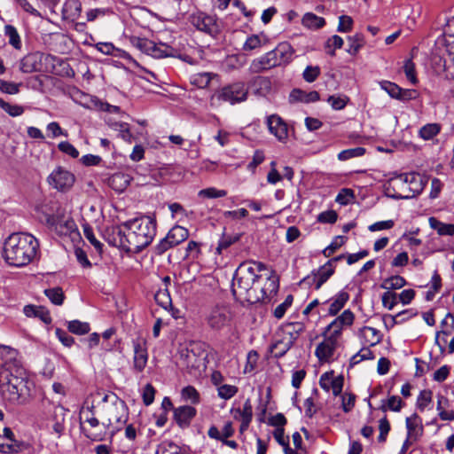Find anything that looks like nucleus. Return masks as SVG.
Returning <instances> with one entry per match:
<instances>
[{"label":"nucleus","mask_w":454,"mask_h":454,"mask_svg":"<svg viewBox=\"0 0 454 454\" xmlns=\"http://www.w3.org/2000/svg\"><path fill=\"white\" fill-rule=\"evenodd\" d=\"M154 300L158 305L165 309L172 306V300L168 288L160 289L154 294Z\"/></svg>","instance_id":"obj_46"},{"label":"nucleus","mask_w":454,"mask_h":454,"mask_svg":"<svg viewBox=\"0 0 454 454\" xmlns=\"http://www.w3.org/2000/svg\"><path fill=\"white\" fill-rule=\"evenodd\" d=\"M231 412L234 413V419L240 420L252 421L253 419V407L250 399H247L244 403L243 409L237 408L231 409Z\"/></svg>","instance_id":"obj_35"},{"label":"nucleus","mask_w":454,"mask_h":454,"mask_svg":"<svg viewBox=\"0 0 454 454\" xmlns=\"http://www.w3.org/2000/svg\"><path fill=\"white\" fill-rule=\"evenodd\" d=\"M267 270V265L258 261H245L241 262L233 276L232 294H246L249 296L251 289L262 278L260 272Z\"/></svg>","instance_id":"obj_3"},{"label":"nucleus","mask_w":454,"mask_h":454,"mask_svg":"<svg viewBox=\"0 0 454 454\" xmlns=\"http://www.w3.org/2000/svg\"><path fill=\"white\" fill-rule=\"evenodd\" d=\"M82 12V4L77 0H68L67 1L62 8V13L63 17L65 19L72 18L75 19L77 18Z\"/></svg>","instance_id":"obj_32"},{"label":"nucleus","mask_w":454,"mask_h":454,"mask_svg":"<svg viewBox=\"0 0 454 454\" xmlns=\"http://www.w3.org/2000/svg\"><path fill=\"white\" fill-rule=\"evenodd\" d=\"M354 197V191L352 189L342 188L336 196L335 201L340 205H348Z\"/></svg>","instance_id":"obj_61"},{"label":"nucleus","mask_w":454,"mask_h":454,"mask_svg":"<svg viewBox=\"0 0 454 454\" xmlns=\"http://www.w3.org/2000/svg\"><path fill=\"white\" fill-rule=\"evenodd\" d=\"M347 238L344 236H337L331 242V244L323 250V254L325 257H330L337 249L346 242Z\"/></svg>","instance_id":"obj_53"},{"label":"nucleus","mask_w":454,"mask_h":454,"mask_svg":"<svg viewBox=\"0 0 454 454\" xmlns=\"http://www.w3.org/2000/svg\"><path fill=\"white\" fill-rule=\"evenodd\" d=\"M68 410L65 409L62 405H58L53 408V411L49 418V421L52 423V433L56 434L59 438L65 432L66 416Z\"/></svg>","instance_id":"obj_15"},{"label":"nucleus","mask_w":454,"mask_h":454,"mask_svg":"<svg viewBox=\"0 0 454 454\" xmlns=\"http://www.w3.org/2000/svg\"><path fill=\"white\" fill-rule=\"evenodd\" d=\"M8 384L12 385L25 400L30 395L28 377L6 379Z\"/></svg>","instance_id":"obj_28"},{"label":"nucleus","mask_w":454,"mask_h":454,"mask_svg":"<svg viewBox=\"0 0 454 454\" xmlns=\"http://www.w3.org/2000/svg\"><path fill=\"white\" fill-rule=\"evenodd\" d=\"M156 227L155 218L148 215L126 221L114 231L115 246L127 253L137 254L153 242Z\"/></svg>","instance_id":"obj_1"},{"label":"nucleus","mask_w":454,"mask_h":454,"mask_svg":"<svg viewBox=\"0 0 454 454\" xmlns=\"http://www.w3.org/2000/svg\"><path fill=\"white\" fill-rule=\"evenodd\" d=\"M175 52L176 50L166 43L157 44L154 43V47H153L152 50H150L148 55H151L153 58L161 59L174 57Z\"/></svg>","instance_id":"obj_31"},{"label":"nucleus","mask_w":454,"mask_h":454,"mask_svg":"<svg viewBox=\"0 0 454 454\" xmlns=\"http://www.w3.org/2000/svg\"><path fill=\"white\" fill-rule=\"evenodd\" d=\"M75 181L74 175L63 167L55 168L47 177L48 184L59 192H67Z\"/></svg>","instance_id":"obj_10"},{"label":"nucleus","mask_w":454,"mask_h":454,"mask_svg":"<svg viewBox=\"0 0 454 454\" xmlns=\"http://www.w3.org/2000/svg\"><path fill=\"white\" fill-rule=\"evenodd\" d=\"M83 234L97 251L102 250L103 244L96 239L92 227L89 224L83 225Z\"/></svg>","instance_id":"obj_59"},{"label":"nucleus","mask_w":454,"mask_h":454,"mask_svg":"<svg viewBox=\"0 0 454 454\" xmlns=\"http://www.w3.org/2000/svg\"><path fill=\"white\" fill-rule=\"evenodd\" d=\"M338 347V341L329 337H324L315 350V355L320 362H328Z\"/></svg>","instance_id":"obj_16"},{"label":"nucleus","mask_w":454,"mask_h":454,"mask_svg":"<svg viewBox=\"0 0 454 454\" xmlns=\"http://www.w3.org/2000/svg\"><path fill=\"white\" fill-rule=\"evenodd\" d=\"M24 314L30 317H35L40 318L43 323L49 325L52 319L48 309L44 307H37L35 305H26L23 309Z\"/></svg>","instance_id":"obj_25"},{"label":"nucleus","mask_w":454,"mask_h":454,"mask_svg":"<svg viewBox=\"0 0 454 454\" xmlns=\"http://www.w3.org/2000/svg\"><path fill=\"white\" fill-rule=\"evenodd\" d=\"M430 227L436 231L440 236H453L454 235V224L445 223L439 221L437 218L432 216L428 219Z\"/></svg>","instance_id":"obj_29"},{"label":"nucleus","mask_w":454,"mask_h":454,"mask_svg":"<svg viewBox=\"0 0 454 454\" xmlns=\"http://www.w3.org/2000/svg\"><path fill=\"white\" fill-rule=\"evenodd\" d=\"M291 328L290 332H284V335L286 337H293L294 342L297 340L299 335L305 331V325L301 322H292L287 325Z\"/></svg>","instance_id":"obj_54"},{"label":"nucleus","mask_w":454,"mask_h":454,"mask_svg":"<svg viewBox=\"0 0 454 454\" xmlns=\"http://www.w3.org/2000/svg\"><path fill=\"white\" fill-rule=\"evenodd\" d=\"M67 326L70 333L77 335H84L90 331V324L80 320L68 321Z\"/></svg>","instance_id":"obj_40"},{"label":"nucleus","mask_w":454,"mask_h":454,"mask_svg":"<svg viewBox=\"0 0 454 454\" xmlns=\"http://www.w3.org/2000/svg\"><path fill=\"white\" fill-rule=\"evenodd\" d=\"M302 23L305 27L317 29L324 27L325 21L324 18L318 17L314 13L308 12L303 16Z\"/></svg>","instance_id":"obj_45"},{"label":"nucleus","mask_w":454,"mask_h":454,"mask_svg":"<svg viewBox=\"0 0 454 454\" xmlns=\"http://www.w3.org/2000/svg\"><path fill=\"white\" fill-rule=\"evenodd\" d=\"M248 89L243 82H236L223 86L215 92V97L221 101L235 105L247 100Z\"/></svg>","instance_id":"obj_7"},{"label":"nucleus","mask_w":454,"mask_h":454,"mask_svg":"<svg viewBox=\"0 0 454 454\" xmlns=\"http://www.w3.org/2000/svg\"><path fill=\"white\" fill-rule=\"evenodd\" d=\"M215 75L216 74L207 72L194 74L191 76V83L198 88L203 89L209 84L212 77Z\"/></svg>","instance_id":"obj_44"},{"label":"nucleus","mask_w":454,"mask_h":454,"mask_svg":"<svg viewBox=\"0 0 454 454\" xmlns=\"http://www.w3.org/2000/svg\"><path fill=\"white\" fill-rule=\"evenodd\" d=\"M294 338L282 335L280 339H277L270 347V351L275 358H281L294 346Z\"/></svg>","instance_id":"obj_20"},{"label":"nucleus","mask_w":454,"mask_h":454,"mask_svg":"<svg viewBox=\"0 0 454 454\" xmlns=\"http://www.w3.org/2000/svg\"><path fill=\"white\" fill-rule=\"evenodd\" d=\"M231 320V313L226 307L214 308L207 317L209 327L220 331L228 325Z\"/></svg>","instance_id":"obj_12"},{"label":"nucleus","mask_w":454,"mask_h":454,"mask_svg":"<svg viewBox=\"0 0 454 454\" xmlns=\"http://www.w3.org/2000/svg\"><path fill=\"white\" fill-rule=\"evenodd\" d=\"M403 71L406 75V78L412 83L417 84L418 83V78L416 76V71H415V64L411 60V59H406L404 61L403 65Z\"/></svg>","instance_id":"obj_58"},{"label":"nucleus","mask_w":454,"mask_h":454,"mask_svg":"<svg viewBox=\"0 0 454 454\" xmlns=\"http://www.w3.org/2000/svg\"><path fill=\"white\" fill-rule=\"evenodd\" d=\"M204 350L201 349V344L192 342L185 349L182 350L181 356L184 357L187 365L195 366L198 357L202 356Z\"/></svg>","instance_id":"obj_24"},{"label":"nucleus","mask_w":454,"mask_h":454,"mask_svg":"<svg viewBox=\"0 0 454 454\" xmlns=\"http://www.w3.org/2000/svg\"><path fill=\"white\" fill-rule=\"evenodd\" d=\"M182 398L192 404H198L200 402V396L197 389L192 386H187L181 391Z\"/></svg>","instance_id":"obj_49"},{"label":"nucleus","mask_w":454,"mask_h":454,"mask_svg":"<svg viewBox=\"0 0 454 454\" xmlns=\"http://www.w3.org/2000/svg\"><path fill=\"white\" fill-rule=\"evenodd\" d=\"M381 300L382 305L391 310L397 304V294L387 291L382 294Z\"/></svg>","instance_id":"obj_63"},{"label":"nucleus","mask_w":454,"mask_h":454,"mask_svg":"<svg viewBox=\"0 0 454 454\" xmlns=\"http://www.w3.org/2000/svg\"><path fill=\"white\" fill-rule=\"evenodd\" d=\"M241 237L242 233L227 234L224 230L218 240L215 253L217 254H222L223 250L228 249L231 245L239 242Z\"/></svg>","instance_id":"obj_27"},{"label":"nucleus","mask_w":454,"mask_h":454,"mask_svg":"<svg viewBox=\"0 0 454 454\" xmlns=\"http://www.w3.org/2000/svg\"><path fill=\"white\" fill-rule=\"evenodd\" d=\"M239 391V388L233 385H221L217 387V392L219 397L224 400L231 399Z\"/></svg>","instance_id":"obj_55"},{"label":"nucleus","mask_w":454,"mask_h":454,"mask_svg":"<svg viewBox=\"0 0 454 454\" xmlns=\"http://www.w3.org/2000/svg\"><path fill=\"white\" fill-rule=\"evenodd\" d=\"M401 177L403 179L404 183H408L410 184H413V187H410V193L406 195H396L394 196L395 199H403L408 200L411 199L417 195H419L423 190L422 179L419 175L411 173L402 175Z\"/></svg>","instance_id":"obj_18"},{"label":"nucleus","mask_w":454,"mask_h":454,"mask_svg":"<svg viewBox=\"0 0 454 454\" xmlns=\"http://www.w3.org/2000/svg\"><path fill=\"white\" fill-rule=\"evenodd\" d=\"M197 414V410L191 405H182L174 409L173 419L181 428L190 427L192 420Z\"/></svg>","instance_id":"obj_14"},{"label":"nucleus","mask_w":454,"mask_h":454,"mask_svg":"<svg viewBox=\"0 0 454 454\" xmlns=\"http://www.w3.org/2000/svg\"><path fill=\"white\" fill-rule=\"evenodd\" d=\"M16 351L14 349H11L10 351V358L5 361L4 364V373L3 375L4 379H10L13 377H27V372L26 369L23 367L21 362L18 360L15 356L12 355H15Z\"/></svg>","instance_id":"obj_13"},{"label":"nucleus","mask_w":454,"mask_h":454,"mask_svg":"<svg viewBox=\"0 0 454 454\" xmlns=\"http://www.w3.org/2000/svg\"><path fill=\"white\" fill-rule=\"evenodd\" d=\"M131 177L123 173H116L110 178L111 186L118 192L124 191L130 184Z\"/></svg>","instance_id":"obj_33"},{"label":"nucleus","mask_w":454,"mask_h":454,"mask_svg":"<svg viewBox=\"0 0 454 454\" xmlns=\"http://www.w3.org/2000/svg\"><path fill=\"white\" fill-rule=\"evenodd\" d=\"M433 398V392L430 389L421 390L416 402V407L420 411H424L425 409L431 403Z\"/></svg>","instance_id":"obj_50"},{"label":"nucleus","mask_w":454,"mask_h":454,"mask_svg":"<svg viewBox=\"0 0 454 454\" xmlns=\"http://www.w3.org/2000/svg\"><path fill=\"white\" fill-rule=\"evenodd\" d=\"M190 22L198 30L202 31L215 38L221 33V26L215 16L207 15L205 12L193 13L189 18Z\"/></svg>","instance_id":"obj_8"},{"label":"nucleus","mask_w":454,"mask_h":454,"mask_svg":"<svg viewBox=\"0 0 454 454\" xmlns=\"http://www.w3.org/2000/svg\"><path fill=\"white\" fill-rule=\"evenodd\" d=\"M199 197L207 198V199H215L222 198L227 195V192L225 190H218L215 187H209L206 189H202L198 193Z\"/></svg>","instance_id":"obj_57"},{"label":"nucleus","mask_w":454,"mask_h":454,"mask_svg":"<svg viewBox=\"0 0 454 454\" xmlns=\"http://www.w3.org/2000/svg\"><path fill=\"white\" fill-rule=\"evenodd\" d=\"M437 406L438 415L442 420H454V411H449L450 405V400L442 394L437 395Z\"/></svg>","instance_id":"obj_26"},{"label":"nucleus","mask_w":454,"mask_h":454,"mask_svg":"<svg viewBox=\"0 0 454 454\" xmlns=\"http://www.w3.org/2000/svg\"><path fill=\"white\" fill-rule=\"evenodd\" d=\"M355 315L350 309H345L340 316L334 318L322 332L323 337H329L338 341L343 328L353 325Z\"/></svg>","instance_id":"obj_9"},{"label":"nucleus","mask_w":454,"mask_h":454,"mask_svg":"<svg viewBox=\"0 0 454 454\" xmlns=\"http://www.w3.org/2000/svg\"><path fill=\"white\" fill-rule=\"evenodd\" d=\"M147 360L148 355L145 345L138 341L134 342V369L138 372H143Z\"/></svg>","instance_id":"obj_23"},{"label":"nucleus","mask_w":454,"mask_h":454,"mask_svg":"<svg viewBox=\"0 0 454 454\" xmlns=\"http://www.w3.org/2000/svg\"><path fill=\"white\" fill-rule=\"evenodd\" d=\"M348 100H349V98L347 96L341 97V96L332 95V96H329L327 98V102L331 105V106L334 110L343 109L346 106Z\"/></svg>","instance_id":"obj_60"},{"label":"nucleus","mask_w":454,"mask_h":454,"mask_svg":"<svg viewBox=\"0 0 454 454\" xmlns=\"http://www.w3.org/2000/svg\"><path fill=\"white\" fill-rule=\"evenodd\" d=\"M348 48L347 49V51L355 56L358 53L360 49L364 44V36L361 33H356V35L348 37Z\"/></svg>","instance_id":"obj_36"},{"label":"nucleus","mask_w":454,"mask_h":454,"mask_svg":"<svg viewBox=\"0 0 454 454\" xmlns=\"http://www.w3.org/2000/svg\"><path fill=\"white\" fill-rule=\"evenodd\" d=\"M103 403L111 402L113 404L112 410L121 411L124 413L128 410L126 403L121 400L116 394L110 392L106 394L102 398Z\"/></svg>","instance_id":"obj_42"},{"label":"nucleus","mask_w":454,"mask_h":454,"mask_svg":"<svg viewBox=\"0 0 454 454\" xmlns=\"http://www.w3.org/2000/svg\"><path fill=\"white\" fill-rule=\"evenodd\" d=\"M168 236L172 240V244L175 246L179 245L183 241L186 240L189 237V231L186 228L176 225L168 232Z\"/></svg>","instance_id":"obj_34"},{"label":"nucleus","mask_w":454,"mask_h":454,"mask_svg":"<svg viewBox=\"0 0 454 454\" xmlns=\"http://www.w3.org/2000/svg\"><path fill=\"white\" fill-rule=\"evenodd\" d=\"M129 43L132 46L138 49L144 53L149 54L150 50L154 47V42L147 38H141L137 36H131Z\"/></svg>","instance_id":"obj_43"},{"label":"nucleus","mask_w":454,"mask_h":454,"mask_svg":"<svg viewBox=\"0 0 454 454\" xmlns=\"http://www.w3.org/2000/svg\"><path fill=\"white\" fill-rule=\"evenodd\" d=\"M406 284H407V282L404 278H403L399 275H395V276H392V277L386 278L380 285V287L382 289L390 291V290L400 289V288L403 287L404 286H406Z\"/></svg>","instance_id":"obj_37"},{"label":"nucleus","mask_w":454,"mask_h":454,"mask_svg":"<svg viewBox=\"0 0 454 454\" xmlns=\"http://www.w3.org/2000/svg\"><path fill=\"white\" fill-rule=\"evenodd\" d=\"M294 54L293 46L287 42H282L274 50L254 59L250 68L254 73H262L272 67L286 66L293 60Z\"/></svg>","instance_id":"obj_4"},{"label":"nucleus","mask_w":454,"mask_h":454,"mask_svg":"<svg viewBox=\"0 0 454 454\" xmlns=\"http://www.w3.org/2000/svg\"><path fill=\"white\" fill-rule=\"evenodd\" d=\"M43 293L52 304L57 306L63 304L65 294L61 287L56 286L52 288H47L43 291Z\"/></svg>","instance_id":"obj_38"},{"label":"nucleus","mask_w":454,"mask_h":454,"mask_svg":"<svg viewBox=\"0 0 454 454\" xmlns=\"http://www.w3.org/2000/svg\"><path fill=\"white\" fill-rule=\"evenodd\" d=\"M267 125L270 132L274 135L279 141H285L288 136L287 125L277 114L270 115L267 118Z\"/></svg>","instance_id":"obj_17"},{"label":"nucleus","mask_w":454,"mask_h":454,"mask_svg":"<svg viewBox=\"0 0 454 454\" xmlns=\"http://www.w3.org/2000/svg\"><path fill=\"white\" fill-rule=\"evenodd\" d=\"M254 93L258 96H267L272 89L271 81L265 76H257L253 81Z\"/></svg>","instance_id":"obj_30"},{"label":"nucleus","mask_w":454,"mask_h":454,"mask_svg":"<svg viewBox=\"0 0 454 454\" xmlns=\"http://www.w3.org/2000/svg\"><path fill=\"white\" fill-rule=\"evenodd\" d=\"M39 252L38 239L29 233L17 232L11 234L4 241L3 257L14 267L29 264Z\"/></svg>","instance_id":"obj_2"},{"label":"nucleus","mask_w":454,"mask_h":454,"mask_svg":"<svg viewBox=\"0 0 454 454\" xmlns=\"http://www.w3.org/2000/svg\"><path fill=\"white\" fill-rule=\"evenodd\" d=\"M441 130V126L437 123H428L420 128L419 134L424 140L432 139Z\"/></svg>","instance_id":"obj_47"},{"label":"nucleus","mask_w":454,"mask_h":454,"mask_svg":"<svg viewBox=\"0 0 454 454\" xmlns=\"http://www.w3.org/2000/svg\"><path fill=\"white\" fill-rule=\"evenodd\" d=\"M404 403L398 395H391L387 401L382 400V404L380 409L386 412L387 410L398 412L402 410Z\"/></svg>","instance_id":"obj_39"},{"label":"nucleus","mask_w":454,"mask_h":454,"mask_svg":"<svg viewBox=\"0 0 454 454\" xmlns=\"http://www.w3.org/2000/svg\"><path fill=\"white\" fill-rule=\"evenodd\" d=\"M279 288L278 277L272 271L271 275L267 278L266 283L262 287L257 290L254 286L251 287L249 296L246 294H233L236 300L246 301L249 304H255L263 301L266 298L275 295Z\"/></svg>","instance_id":"obj_5"},{"label":"nucleus","mask_w":454,"mask_h":454,"mask_svg":"<svg viewBox=\"0 0 454 454\" xmlns=\"http://www.w3.org/2000/svg\"><path fill=\"white\" fill-rule=\"evenodd\" d=\"M0 107L12 117H17L24 113V107L19 105H12L0 98Z\"/></svg>","instance_id":"obj_51"},{"label":"nucleus","mask_w":454,"mask_h":454,"mask_svg":"<svg viewBox=\"0 0 454 454\" xmlns=\"http://www.w3.org/2000/svg\"><path fill=\"white\" fill-rule=\"evenodd\" d=\"M335 266L330 265V262H325L319 267L317 270H313L310 275L305 277L301 283L314 286L316 290H319L321 286L334 274Z\"/></svg>","instance_id":"obj_11"},{"label":"nucleus","mask_w":454,"mask_h":454,"mask_svg":"<svg viewBox=\"0 0 454 454\" xmlns=\"http://www.w3.org/2000/svg\"><path fill=\"white\" fill-rule=\"evenodd\" d=\"M156 390L150 383L146 384L143 389L142 398L145 406L151 405L154 401Z\"/></svg>","instance_id":"obj_62"},{"label":"nucleus","mask_w":454,"mask_h":454,"mask_svg":"<svg viewBox=\"0 0 454 454\" xmlns=\"http://www.w3.org/2000/svg\"><path fill=\"white\" fill-rule=\"evenodd\" d=\"M0 394L4 400L13 404H20L26 402L15 387L8 384V380H4L3 375H0Z\"/></svg>","instance_id":"obj_19"},{"label":"nucleus","mask_w":454,"mask_h":454,"mask_svg":"<svg viewBox=\"0 0 454 454\" xmlns=\"http://www.w3.org/2000/svg\"><path fill=\"white\" fill-rule=\"evenodd\" d=\"M380 84V88L384 90L392 98L398 99L399 94L401 92V87H399L396 83L389 81H382Z\"/></svg>","instance_id":"obj_56"},{"label":"nucleus","mask_w":454,"mask_h":454,"mask_svg":"<svg viewBox=\"0 0 454 454\" xmlns=\"http://www.w3.org/2000/svg\"><path fill=\"white\" fill-rule=\"evenodd\" d=\"M446 55L443 56V67L446 71L453 69L454 71V46L446 47Z\"/></svg>","instance_id":"obj_64"},{"label":"nucleus","mask_w":454,"mask_h":454,"mask_svg":"<svg viewBox=\"0 0 454 454\" xmlns=\"http://www.w3.org/2000/svg\"><path fill=\"white\" fill-rule=\"evenodd\" d=\"M56 57L40 51H35L24 56L20 60V69L23 73L42 72L48 68V65L54 67Z\"/></svg>","instance_id":"obj_6"},{"label":"nucleus","mask_w":454,"mask_h":454,"mask_svg":"<svg viewBox=\"0 0 454 454\" xmlns=\"http://www.w3.org/2000/svg\"><path fill=\"white\" fill-rule=\"evenodd\" d=\"M4 35L8 37L9 43L16 50H20L21 48V40L20 36L15 27L12 25H5L4 26Z\"/></svg>","instance_id":"obj_41"},{"label":"nucleus","mask_w":454,"mask_h":454,"mask_svg":"<svg viewBox=\"0 0 454 454\" xmlns=\"http://www.w3.org/2000/svg\"><path fill=\"white\" fill-rule=\"evenodd\" d=\"M349 299V294L346 291L339 292L333 298L328 300L327 314L331 317L336 316L345 306Z\"/></svg>","instance_id":"obj_22"},{"label":"nucleus","mask_w":454,"mask_h":454,"mask_svg":"<svg viewBox=\"0 0 454 454\" xmlns=\"http://www.w3.org/2000/svg\"><path fill=\"white\" fill-rule=\"evenodd\" d=\"M364 153H365V148L358 146V147L346 149V150L341 151L338 154V159L340 160H347L351 158L363 156Z\"/></svg>","instance_id":"obj_52"},{"label":"nucleus","mask_w":454,"mask_h":454,"mask_svg":"<svg viewBox=\"0 0 454 454\" xmlns=\"http://www.w3.org/2000/svg\"><path fill=\"white\" fill-rule=\"evenodd\" d=\"M320 99V95L317 91L312 90L306 92L301 89H294L289 94V102L291 104L296 102L313 103Z\"/></svg>","instance_id":"obj_21"},{"label":"nucleus","mask_w":454,"mask_h":454,"mask_svg":"<svg viewBox=\"0 0 454 454\" xmlns=\"http://www.w3.org/2000/svg\"><path fill=\"white\" fill-rule=\"evenodd\" d=\"M96 49L106 55H113L115 57H123L126 52L114 47L111 43H98Z\"/></svg>","instance_id":"obj_48"}]
</instances>
